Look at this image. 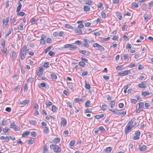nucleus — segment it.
<instances>
[{"label": "nucleus", "instance_id": "f257e3e1", "mask_svg": "<svg viewBox=\"0 0 153 153\" xmlns=\"http://www.w3.org/2000/svg\"><path fill=\"white\" fill-rule=\"evenodd\" d=\"M28 50L27 49V45H24L20 51V55L21 60H23L25 59L27 51Z\"/></svg>", "mask_w": 153, "mask_h": 153}, {"label": "nucleus", "instance_id": "f03ea898", "mask_svg": "<svg viewBox=\"0 0 153 153\" xmlns=\"http://www.w3.org/2000/svg\"><path fill=\"white\" fill-rule=\"evenodd\" d=\"M50 147L51 149L53 150L54 152L56 153H59L61 151V148L57 145L51 144Z\"/></svg>", "mask_w": 153, "mask_h": 153}, {"label": "nucleus", "instance_id": "7ed1b4c3", "mask_svg": "<svg viewBox=\"0 0 153 153\" xmlns=\"http://www.w3.org/2000/svg\"><path fill=\"white\" fill-rule=\"evenodd\" d=\"M135 120L136 119L135 118L133 117L132 118L131 120L129 121L127 124L133 128L136 125L135 122Z\"/></svg>", "mask_w": 153, "mask_h": 153}, {"label": "nucleus", "instance_id": "20e7f679", "mask_svg": "<svg viewBox=\"0 0 153 153\" xmlns=\"http://www.w3.org/2000/svg\"><path fill=\"white\" fill-rule=\"evenodd\" d=\"M93 46L97 47L98 49L100 50L101 52L104 51H105L104 48L97 43H96L94 44H93Z\"/></svg>", "mask_w": 153, "mask_h": 153}, {"label": "nucleus", "instance_id": "39448f33", "mask_svg": "<svg viewBox=\"0 0 153 153\" xmlns=\"http://www.w3.org/2000/svg\"><path fill=\"white\" fill-rule=\"evenodd\" d=\"M130 73H131V71L129 70L125 71L123 72H120L118 73V76H124Z\"/></svg>", "mask_w": 153, "mask_h": 153}, {"label": "nucleus", "instance_id": "423d86ee", "mask_svg": "<svg viewBox=\"0 0 153 153\" xmlns=\"http://www.w3.org/2000/svg\"><path fill=\"white\" fill-rule=\"evenodd\" d=\"M132 128L128 124L127 125L125 129V132L126 134L128 133L131 130Z\"/></svg>", "mask_w": 153, "mask_h": 153}, {"label": "nucleus", "instance_id": "0eeeda50", "mask_svg": "<svg viewBox=\"0 0 153 153\" xmlns=\"http://www.w3.org/2000/svg\"><path fill=\"white\" fill-rule=\"evenodd\" d=\"M147 149L146 146L145 145L141 146V145H139L138 149L141 152L145 151Z\"/></svg>", "mask_w": 153, "mask_h": 153}, {"label": "nucleus", "instance_id": "6e6552de", "mask_svg": "<svg viewBox=\"0 0 153 153\" xmlns=\"http://www.w3.org/2000/svg\"><path fill=\"white\" fill-rule=\"evenodd\" d=\"M43 69L40 67L39 68V70L37 73V76H41L43 73Z\"/></svg>", "mask_w": 153, "mask_h": 153}, {"label": "nucleus", "instance_id": "1a4fd4ad", "mask_svg": "<svg viewBox=\"0 0 153 153\" xmlns=\"http://www.w3.org/2000/svg\"><path fill=\"white\" fill-rule=\"evenodd\" d=\"M10 127L11 128H13L15 131H18L19 130V129L16 127V126L14 122H12L11 123Z\"/></svg>", "mask_w": 153, "mask_h": 153}, {"label": "nucleus", "instance_id": "9d476101", "mask_svg": "<svg viewBox=\"0 0 153 153\" xmlns=\"http://www.w3.org/2000/svg\"><path fill=\"white\" fill-rule=\"evenodd\" d=\"M109 110L110 111H111L113 114H115L117 115H119V114H120V113H119V111H120L118 109H109Z\"/></svg>", "mask_w": 153, "mask_h": 153}, {"label": "nucleus", "instance_id": "9b49d317", "mask_svg": "<svg viewBox=\"0 0 153 153\" xmlns=\"http://www.w3.org/2000/svg\"><path fill=\"white\" fill-rule=\"evenodd\" d=\"M61 123L63 127H65L66 126L67 124V121L65 118L62 117L61 118Z\"/></svg>", "mask_w": 153, "mask_h": 153}, {"label": "nucleus", "instance_id": "f8f14e48", "mask_svg": "<svg viewBox=\"0 0 153 153\" xmlns=\"http://www.w3.org/2000/svg\"><path fill=\"white\" fill-rule=\"evenodd\" d=\"M9 17H8L6 19H3V24H4L5 26L8 25V22H9Z\"/></svg>", "mask_w": 153, "mask_h": 153}, {"label": "nucleus", "instance_id": "ddd939ff", "mask_svg": "<svg viewBox=\"0 0 153 153\" xmlns=\"http://www.w3.org/2000/svg\"><path fill=\"white\" fill-rule=\"evenodd\" d=\"M30 102V100L28 99H26L22 101V102H20V103L23 105H25L29 103Z\"/></svg>", "mask_w": 153, "mask_h": 153}, {"label": "nucleus", "instance_id": "4468645a", "mask_svg": "<svg viewBox=\"0 0 153 153\" xmlns=\"http://www.w3.org/2000/svg\"><path fill=\"white\" fill-rule=\"evenodd\" d=\"M84 10L85 12L89 11L90 9V6L87 5H85L84 6Z\"/></svg>", "mask_w": 153, "mask_h": 153}, {"label": "nucleus", "instance_id": "2eb2a0df", "mask_svg": "<svg viewBox=\"0 0 153 153\" xmlns=\"http://www.w3.org/2000/svg\"><path fill=\"white\" fill-rule=\"evenodd\" d=\"M112 148L111 147H108L104 149V151L106 153H109L111 151Z\"/></svg>", "mask_w": 153, "mask_h": 153}, {"label": "nucleus", "instance_id": "dca6fc26", "mask_svg": "<svg viewBox=\"0 0 153 153\" xmlns=\"http://www.w3.org/2000/svg\"><path fill=\"white\" fill-rule=\"evenodd\" d=\"M75 32L79 34H80L82 33V31L79 28H76L75 29Z\"/></svg>", "mask_w": 153, "mask_h": 153}, {"label": "nucleus", "instance_id": "f3484780", "mask_svg": "<svg viewBox=\"0 0 153 153\" xmlns=\"http://www.w3.org/2000/svg\"><path fill=\"white\" fill-rule=\"evenodd\" d=\"M53 142L55 143L56 144L60 142V139L59 138H55L53 140Z\"/></svg>", "mask_w": 153, "mask_h": 153}, {"label": "nucleus", "instance_id": "a211bd4d", "mask_svg": "<svg viewBox=\"0 0 153 153\" xmlns=\"http://www.w3.org/2000/svg\"><path fill=\"white\" fill-rule=\"evenodd\" d=\"M51 78L53 79H56L57 78V76L56 74L53 73H52L51 74Z\"/></svg>", "mask_w": 153, "mask_h": 153}, {"label": "nucleus", "instance_id": "6ab92c4d", "mask_svg": "<svg viewBox=\"0 0 153 153\" xmlns=\"http://www.w3.org/2000/svg\"><path fill=\"white\" fill-rule=\"evenodd\" d=\"M116 13L117 17L118 18L119 20H120L122 17L121 14L118 12H117Z\"/></svg>", "mask_w": 153, "mask_h": 153}, {"label": "nucleus", "instance_id": "aec40b11", "mask_svg": "<svg viewBox=\"0 0 153 153\" xmlns=\"http://www.w3.org/2000/svg\"><path fill=\"white\" fill-rule=\"evenodd\" d=\"M30 132L29 131H26L22 134V137H25L29 134Z\"/></svg>", "mask_w": 153, "mask_h": 153}, {"label": "nucleus", "instance_id": "412c9836", "mask_svg": "<svg viewBox=\"0 0 153 153\" xmlns=\"http://www.w3.org/2000/svg\"><path fill=\"white\" fill-rule=\"evenodd\" d=\"M149 92L148 91H142V95L144 96V97H145L146 95H149Z\"/></svg>", "mask_w": 153, "mask_h": 153}, {"label": "nucleus", "instance_id": "4be33fe9", "mask_svg": "<svg viewBox=\"0 0 153 153\" xmlns=\"http://www.w3.org/2000/svg\"><path fill=\"white\" fill-rule=\"evenodd\" d=\"M49 130L48 127H45L43 130V132L44 133L47 134L49 133Z\"/></svg>", "mask_w": 153, "mask_h": 153}, {"label": "nucleus", "instance_id": "5701e85b", "mask_svg": "<svg viewBox=\"0 0 153 153\" xmlns=\"http://www.w3.org/2000/svg\"><path fill=\"white\" fill-rule=\"evenodd\" d=\"M146 4L145 3L143 4L141 6V9L142 10L146 11Z\"/></svg>", "mask_w": 153, "mask_h": 153}, {"label": "nucleus", "instance_id": "b1692460", "mask_svg": "<svg viewBox=\"0 0 153 153\" xmlns=\"http://www.w3.org/2000/svg\"><path fill=\"white\" fill-rule=\"evenodd\" d=\"M131 7L132 8H137L138 7V5L136 2H133L131 4Z\"/></svg>", "mask_w": 153, "mask_h": 153}, {"label": "nucleus", "instance_id": "393cba45", "mask_svg": "<svg viewBox=\"0 0 153 153\" xmlns=\"http://www.w3.org/2000/svg\"><path fill=\"white\" fill-rule=\"evenodd\" d=\"M85 88L86 89H88V90H90L91 86L89 84H87L86 82H85Z\"/></svg>", "mask_w": 153, "mask_h": 153}, {"label": "nucleus", "instance_id": "a878e982", "mask_svg": "<svg viewBox=\"0 0 153 153\" xmlns=\"http://www.w3.org/2000/svg\"><path fill=\"white\" fill-rule=\"evenodd\" d=\"M57 109L56 107L54 105H53L51 107V110L53 112H55Z\"/></svg>", "mask_w": 153, "mask_h": 153}, {"label": "nucleus", "instance_id": "bb28decb", "mask_svg": "<svg viewBox=\"0 0 153 153\" xmlns=\"http://www.w3.org/2000/svg\"><path fill=\"white\" fill-rule=\"evenodd\" d=\"M46 86V84L45 82L39 84V87L41 88L45 87Z\"/></svg>", "mask_w": 153, "mask_h": 153}, {"label": "nucleus", "instance_id": "cd10ccee", "mask_svg": "<svg viewBox=\"0 0 153 153\" xmlns=\"http://www.w3.org/2000/svg\"><path fill=\"white\" fill-rule=\"evenodd\" d=\"M75 141L74 140H73L71 141L69 143L70 145L71 146H73L75 144Z\"/></svg>", "mask_w": 153, "mask_h": 153}, {"label": "nucleus", "instance_id": "c85d7f7f", "mask_svg": "<svg viewBox=\"0 0 153 153\" xmlns=\"http://www.w3.org/2000/svg\"><path fill=\"white\" fill-rule=\"evenodd\" d=\"M34 138H31L28 142V144H33L34 142Z\"/></svg>", "mask_w": 153, "mask_h": 153}, {"label": "nucleus", "instance_id": "c756f323", "mask_svg": "<svg viewBox=\"0 0 153 153\" xmlns=\"http://www.w3.org/2000/svg\"><path fill=\"white\" fill-rule=\"evenodd\" d=\"M48 150V149L47 147V146L46 144L44 146V148H43V152L44 153H46V152Z\"/></svg>", "mask_w": 153, "mask_h": 153}, {"label": "nucleus", "instance_id": "7c9ffc66", "mask_svg": "<svg viewBox=\"0 0 153 153\" xmlns=\"http://www.w3.org/2000/svg\"><path fill=\"white\" fill-rule=\"evenodd\" d=\"M90 104V101L88 100L85 103V106L86 107H89Z\"/></svg>", "mask_w": 153, "mask_h": 153}, {"label": "nucleus", "instance_id": "2f4dec72", "mask_svg": "<svg viewBox=\"0 0 153 153\" xmlns=\"http://www.w3.org/2000/svg\"><path fill=\"white\" fill-rule=\"evenodd\" d=\"M99 129L100 131H102L103 132H105V130L104 128V127L102 126H100L99 128Z\"/></svg>", "mask_w": 153, "mask_h": 153}, {"label": "nucleus", "instance_id": "473e14b6", "mask_svg": "<svg viewBox=\"0 0 153 153\" xmlns=\"http://www.w3.org/2000/svg\"><path fill=\"white\" fill-rule=\"evenodd\" d=\"M16 55V52L14 51H13L12 52V57L13 59H15V55Z\"/></svg>", "mask_w": 153, "mask_h": 153}, {"label": "nucleus", "instance_id": "72a5a7b5", "mask_svg": "<svg viewBox=\"0 0 153 153\" xmlns=\"http://www.w3.org/2000/svg\"><path fill=\"white\" fill-rule=\"evenodd\" d=\"M79 65L81 66L84 67L85 65V63L83 61H80L79 63Z\"/></svg>", "mask_w": 153, "mask_h": 153}, {"label": "nucleus", "instance_id": "f704fd0d", "mask_svg": "<svg viewBox=\"0 0 153 153\" xmlns=\"http://www.w3.org/2000/svg\"><path fill=\"white\" fill-rule=\"evenodd\" d=\"M53 48V46H50V47H48L47 48H46V49L45 50V53H46L47 52L49 51L51 49Z\"/></svg>", "mask_w": 153, "mask_h": 153}, {"label": "nucleus", "instance_id": "c9c22d12", "mask_svg": "<svg viewBox=\"0 0 153 153\" xmlns=\"http://www.w3.org/2000/svg\"><path fill=\"white\" fill-rule=\"evenodd\" d=\"M108 106L105 104L102 105V106L101 109L103 111H105L106 109V107H107Z\"/></svg>", "mask_w": 153, "mask_h": 153}, {"label": "nucleus", "instance_id": "e433bc0d", "mask_svg": "<svg viewBox=\"0 0 153 153\" xmlns=\"http://www.w3.org/2000/svg\"><path fill=\"white\" fill-rule=\"evenodd\" d=\"M34 80V78L30 77L27 79V82H29L32 83Z\"/></svg>", "mask_w": 153, "mask_h": 153}, {"label": "nucleus", "instance_id": "4c0bfd02", "mask_svg": "<svg viewBox=\"0 0 153 153\" xmlns=\"http://www.w3.org/2000/svg\"><path fill=\"white\" fill-rule=\"evenodd\" d=\"M46 104L47 106H49L52 105L53 104V103L50 101H46Z\"/></svg>", "mask_w": 153, "mask_h": 153}, {"label": "nucleus", "instance_id": "58836bf2", "mask_svg": "<svg viewBox=\"0 0 153 153\" xmlns=\"http://www.w3.org/2000/svg\"><path fill=\"white\" fill-rule=\"evenodd\" d=\"M52 42V40L51 38H48L46 39V42L48 43H50Z\"/></svg>", "mask_w": 153, "mask_h": 153}, {"label": "nucleus", "instance_id": "ea45409f", "mask_svg": "<svg viewBox=\"0 0 153 153\" xmlns=\"http://www.w3.org/2000/svg\"><path fill=\"white\" fill-rule=\"evenodd\" d=\"M17 15L21 16H23L25 14V13L23 12H18L17 14Z\"/></svg>", "mask_w": 153, "mask_h": 153}, {"label": "nucleus", "instance_id": "a19ab883", "mask_svg": "<svg viewBox=\"0 0 153 153\" xmlns=\"http://www.w3.org/2000/svg\"><path fill=\"white\" fill-rule=\"evenodd\" d=\"M65 25L66 26V27L68 28L71 29H73V27L71 25L68 24H66Z\"/></svg>", "mask_w": 153, "mask_h": 153}, {"label": "nucleus", "instance_id": "79ce46f5", "mask_svg": "<svg viewBox=\"0 0 153 153\" xmlns=\"http://www.w3.org/2000/svg\"><path fill=\"white\" fill-rule=\"evenodd\" d=\"M115 102L114 101H111V108H113V106L115 105Z\"/></svg>", "mask_w": 153, "mask_h": 153}, {"label": "nucleus", "instance_id": "37998d69", "mask_svg": "<svg viewBox=\"0 0 153 153\" xmlns=\"http://www.w3.org/2000/svg\"><path fill=\"white\" fill-rule=\"evenodd\" d=\"M55 54V53L53 52L52 51H50L48 53V55L51 56H54Z\"/></svg>", "mask_w": 153, "mask_h": 153}, {"label": "nucleus", "instance_id": "c03bdc74", "mask_svg": "<svg viewBox=\"0 0 153 153\" xmlns=\"http://www.w3.org/2000/svg\"><path fill=\"white\" fill-rule=\"evenodd\" d=\"M40 41V44L42 45H44L45 43V40L43 39H41Z\"/></svg>", "mask_w": 153, "mask_h": 153}, {"label": "nucleus", "instance_id": "a18cd8bd", "mask_svg": "<svg viewBox=\"0 0 153 153\" xmlns=\"http://www.w3.org/2000/svg\"><path fill=\"white\" fill-rule=\"evenodd\" d=\"M49 62H46L44 64L43 66L45 68H48L49 67Z\"/></svg>", "mask_w": 153, "mask_h": 153}, {"label": "nucleus", "instance_id": "49530a36", "mask_svg": "<svg viewBox=\"0 0 153 153\" xmlns=\"http://www.w3.org/2000/svg\"><path fill=\"white\" fill-rule=\"evenodd\" d=\"M93 1L91 0H87L85 2V4H87L89 5L91 4L92 3Z\"/></svg>", "mask_w": 153, "mask_h": 153}, {"label": "nucleus", "instance_id": "de8ad7c7", "mask_svg": "<svg viewBox=\"0 0 153 153\" xmlns=\"http://www.w3.org/2000/svg\"><path fill=\"white\" fill-rule=\"evenodd\" d=\"M122 65H118L116 69L117 70H119L122 69Z\"/></svg>", "mask_w": 153, "mask_h": 153}, {"label": "nucleus", "instance_id": "09e8293b", "mask_svg": "<svg viewBox=\"0 0 153 153\" xmlns=\"http://www.w3.org/2000/svg\"><path fill=\"white\" fill-rule=\"evenodd\" d=\"M82 46L85 47L86 48H88L89 46V44L85 42V43H83V44L82 45Z\"/></svg>", "mask_w": 153, "mask_h": 153}, {"label": "nucleus", "instance_id": "8fccbe9b", "mask_svg": "<svg viewBox=\"0 0 153 153\" xmlns=\"http://www.w3.org/2000/svg\"><path fill=\"white\" fill-rule=\"evenodd\" d=\"M1 124L2 125L6 126L7 125L6 120H3L1 121Z\"/></svg>", "mask_w": 153, "mask_h": 153}, {"label": "nucleus", "instance_id": "3c124183", "mask_svg": "<svg viewBox=\"0 0 153 153\" xmlns=\"http://www.w3.org/2000/svg\"><path fill=\"white\" fill-rule=\"evenodd\" d=\"M138 86L139 87H140V88H146V86L145 85H142V84H139L138 85Z\"/></svg>", "mask_w": 153, "mask_h": 153}, {"label": "nucleus", "instance_id": "603ef678", "mask_svg": "<svg viewBox=\"0 0 153 153\" xmlns=\"http://www.w3.org/2000/svg\"><path fill=\"white\" fill-rule=\"evenodd\" d=\"M130 101H131V103H132L133 104H135L137 102V100L134 99H131V100Z\"/></svg>", "mask_w": 153, "mask_h": 153}, {"label": "nucleus", "instance_id": "864d4df0", "mask_svg": "<svg viewBox=\"0 0 153 153\" xmlns=\"http://www.w3.org/2000/svg\"><path fill=\"white\" fill-rule=\"evenodd\" d=\"M30 123L31 124L35 125L36 124L37 122L35 120H31L30 122Z\"/></svg>", "mask_w": 153, "mask_h": 153}, {"label": "nucleus", "instance_id": "5fc2aeb1", "mask_svg": "<svg viewBox=\"0 0 153 153\" xmlns=\"http://www.w3.org/2000/svg\"><path fill=\"white\" fill-rule=\"evenodd\" d=\"M88 74L87 71H84L81 74V75L82 76H85L87 75Z\"/></svg>", "mask_w": 153, "mask_h": 153}, {"label": "nucleus", "instance_id": "6e6d98bb", "mask_svg": "<svg viewBox=\"0 0 153 153\" xmlns=\"http://www.w3.org/2000/svg\"><path fill=\"white\" fill-rule=\"evenodd\" d=\"M79 53L82 54H85L86 53L85 51L83 50H80L79 51Z\"/></svg>", "mask_w": 153, "mask_h": 153}, {"label": "nucleus", "instance_id": "4d7b16f0", "mask_svg": "<svg viewBox=\"0 0 153 153\" xmlns=\"http://www.w3.org/2000/svg\"><path fill=\"white\" fill-rule=\"evenodd\" d=\"M11 33V30L10 29H9V31H8L7 33V34L5 35V37L6 38V37H7Z\"/></svg>", "mask_w": 153, "mask_h": 153}, {"label": "nucleus", "instance_id": "13d9d810", "mask_svg": "<svg viewBox=\"0 0 153 153\" xmlns=\"http://www.w3.org/2000/svg\"><path fill=\"white\" fill-rule=\"evenodd\" d=\"M128 26L127 25H124L122 27V30L123 31H125L126 30V28H127Z\"/></svg>", "mask_w": 153, "mask_h": 153}, {"label": "nucleus", "instance_id": "bf43d9fd", "mask_svg": "<svg viewBox=\"0 0 153 153\" xmlns=\"http://www.w3.org/2000/svg\"><path fill=\"white\" fill-rule=\"evenodd\" d=\"M143 17L144 18V19L145 20H146L149 17V15L148 14H145L144 15V16H143Z\"/></svg>", "mask_w": 153, "mask_h": 153}, {"label": "nucleus", "instance_id": "052dcab7", "mask_svg": "<svg viewBox=\"0 0 153 153\" xmlns=\"http://www.w3.org/2000/svg\"><path fill=\"white\" fill-rule=\"evenodd\" d=\"M31 136L32 137H35L36 136V132H35V131H32V132H31Z\"/></svg>", "mask_w": 153, "mask_h": 153}, {"label": "nucleus", "instance_id": "680f3d73", "mask_svg": "<svg viewBox=\"0 0 153 153\" xmlns=\"http://www.w3.org/2000/svg\"><path fill=\"white\" fill-rule=\"evenodd\" d=\"M22 6H18L17 8L16 11L17 12H19L22 8Z\"/></svg>", "mask_w": 153, "mask_h": 153}, {"label": "nucleus", "instance_id": "e2e57ef3", "mask_svg": "<svg viewBox=\"0 0 153 153\" xmlns=\"http://www.w3.org/2000/svg\"><path fill=\"white\" fill-rule=\"evenodd\" d=\"M124 106V105L123 103H120L118 105V106L120 108H122Z\"/></svg>", "mask_w": 153, "mask_h": 153}, {"label": "nucleus", "instance_id": "0e129e2a", "mask_svg": "<svg viewBox=\"0 0 153 153\" xmlns=\"http://www.w3.org/2000/svg\"><path fill=\"white\" fill-rule=\"evenodd\" d=\"M123 56L124 57V59L125 60L127 59L128 58V54H124Z\"/></svg>", "mask_w": 153, "mask_h": 153}, {"label": "nucleus", "instance_id": "69168bd1", "mask_svg": "<svg viewBox=\"0 0 153 153\" xmlns=\"http://www.w3.org/2000/svg\"><path fill=\"white\" fill-rule=\"evenodd\" d=\"M63 93L66 96H68L69 95V92L65 90L63 91Z\"/></svg>", "mask_w": 153, "mask_h": 153}, {"label": "nucleus", "instance_id": "338daca9", "mask_svg": "<svg viewBox=\"0 0 153 153\" xmlns=\"http://www.w3.org/2000/svg\"><path fill=\"white\" fill-rule=\"evenodd\" d=\"M139 106L141 108H143L144 106L143 103L142 102H140L139 104Z\"/></svg>", "mask_w": 153, "mask_h": 153}, {"label": "nucleus", "instance_id": "774afa93", "mask_svg": "<svg viewBox=\"0 0 153 153\" xmlns=\"http://www.w3.org/2000/svg\"><path fill=\"white\" fill-rule=\"evenodd\" d=\"M75 43L78 45H80L81 44L82 42L81 41L77 40L75 42Z\"/></svg>", "mask_w": 153, "mask_h": 153}]
</instances>
